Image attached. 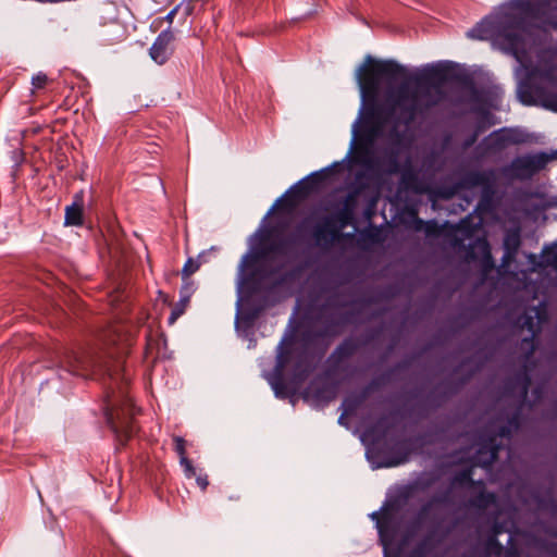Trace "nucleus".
I'll return each mask as SVG.
<instances>
[{
  "mask_svg": "<svg viewBox=\"0 0 557 557\" xmlns=\"http://www.w3.org/2000/svg\"><path fill=\"white\" fill-rule=\"evenodd\" d=\"M199 267H200V262L199 261H197V260H195L193 258H189L185 262V264H184V267L182 269V276H183V278L184 280H188L189 276L191 274H194L199 269Z\"/></svg>",
  "mask_w": 557,
  "mask_h": 557,
  "instance_id": "obj_15",
  "label": "nucleus"
},
{
  "mask_svg": "<svg viewBox=\"0 0 557 557\" xmlns=\"http://www.w3.org/2000/svg\"><path fill=\"white\" fill-rule=\"evenodd\" d=\"M181 466L184 468L185 474L187 478H191L196 474L195 468L191 461L187 457H183L180 459Z\"/></svg>",
  "mask_w": 557,
  "mask_h": 557,
  "instance_id": "obj_18",
  "label": "nucleus"
},
{
  "mask_svg": "<svg viewBox=\"0 0 557 557\" xmlns=\"http://www.w3.org/2000/svg\"><path fill=\"white\" fill-rule=\"evenodd\" d=\"M531 77L539 81L546 88L557 89V64L555 62H541L531 72Z\"/></svg>",
  "mask_w": 557,
  "mask_h": 557,
  "instance_id": "obj_7",
  "label": "nucleus"
},
{
  "mask_svg": "<svg viewBox=\"0 0 557 557\" xmlns=\"http://www.w3.org/2000/svg\"><path fill=\"white\" fill-rule=\"evenodd\" d=\"M173 442L175 445V451L178 454L180 459L186 457V442L181 436H174Z\"/></svg>",
  "mask_w": 557,
  "mask_h": 557,
  "instance_id": "obj_17",
  "label": "nucleus"
},
{
  "mask_svg": "<svg viewBox=\"0 0 557 557\" xmlns=\"http://www.w3.org/2000/svg\"><path fill=\"white\" fill-rule=\"evenodd\" d=\"M497 451H498V448L494 445H491L487 448L485 446L481 447L478 450L479 456L473 461L472 466H474V467L479 466V467L487 469L495 461V459L497 457Z\"/></svg>",
  "mask_w": 557,
  "mask_h": 557,
  "instance_id": "obj_11",
  "label": "nucleus"
},
{
  "mask_svg": "<svg viewBox=\"0 0 557 557\" xmlns=\"http://www.w3.org/2000/svg\"><path fill=\"white\" fill-rule=\"evenodd\" d=\"M463 223L465 222H462L459 226H453V225H448V224L440 225L434 221H429V222L424 223L423 231L426 234V236H429V237L442 236L446 232H448V228H449V232H454L455 234H457L458 232H460L463 228Z\"/></svg>",
  "mask_w": 557,
  "mask_h": 557,
  "instance_id": "obj_10",
  "label": "nucleus"
},
{
  "mask_svg": "<svg viewBox=\"0 0 557 557\" xmlns=\"http://www.w3.org/2000/svg\"><path fill=\"white\" fill-rule=\"evenodd\" d=\"M493 139L500 145L518 144L523 141L522 135L513 129H502L492 135Z\"/></svg>",
  "mask_w": 557,
  "mask_h": 557,
  "instance_id": "obj_13",
  "label": "nucleus"
},
{
  "mask_svg": "<svg viewBox=\"0 0 557 557\" xmlns=\"http://www.w3.org/2000/svg\"><path fill=\"white\" fill-rule=\"evenodd\" d=\"M181 312L173 311L170 317V323H174V321L177 319Z\"/></svg>",
  "mask_w": 557,
  "mask_h": 557,
  "instance_id": "obj_23",
  "label": "nucleus"
},
{
  "mask_svg": "<svg viewBox=\"0 0 557 557\" xmlns=\"http://www.w3.org/2000/svg\"><path fill=\"white\" fill-rule=\"evenodd\" d=\"M47 83H48V77L46 74L38 73V74L34 75L32 78L33 91L45 88Z\"/></svg>",
  "mask_w": 557,
  "mask_h": 557,
  "instance_id": "obj_16",
  "label": "nucleus"
},
{
  "mask_svg": "<svg viewBox=\"0 0 557 557\" xmlns=\"http://www.w3.org/2000/svg\"><path fill=\"white\" fill-rule=\"evenodd\" d=\"M453 71L450 62H435L424 65L417 77L414 87L403 84L389 100L392 109L399 111L406 124L412 123L418 116L426 114L431 109L443 103L446 98L444 83Z\"/></svg>",
  "mask_w": 557,
  "mask_h": 557,
  "instance_id": "obj_2",
  "label": "nucleus"
},
{
  "mask_svg": "<svg viewBox=\"0 0 557 557\" xmlns=\"http://www.w3.org/2000/svg\"><path fill=\"white\" fill-rule=\"evenodd\" d=\"M556 9L557 0H509L471 28L467 36L490 40L522 63L521 51L527 26L541 24L557 28V21L550 16Z\"/></svg>",
  "mask_w": 557,
  "mask_h": 557,
  "instance_id": "obj_1",
  "label": "nucleus"
},
{
  "mask_svg": "<svg viewBox=\"0 0 557 557\" xmlns=\"http://www.w3.org/2000/svg\"><path fill=\"white\" fill-rule=\"evenodd\" d=\"M230 499L231 500H238L239 499V495L230 496Z\"/></svg>",
  "mask_w": 557,
  "mask_h": 557,
  "instance_id": "obj_28",
  "label": "nucleus"
},
{
  "mask_svg": "<svg viewBox=\"0 0 557 557\" xmlns=\"http://www.w3.org/2000/svg\"><path fill=\"white\" fill-rule=\"evenodd\" d=\"M90 366V360L78 354H72L66 360L67 371L75 375L87 376Z\"/></svg>",
  "mask_w": 557,
  "mask_h": 557,
  "instance_id": "obj_9",
  "label": "nucleus"
},
{
  "mask_svg": "<svg viewBox=\"0 0 557 557\" xmlns=\"http://www.w3.org/2000/svg\"><path fill=\"white\" fill-rule=\"evenodd\" d=\"M197 481V484L200 486V488L202 491H205L209 484V481H208V478L205 475V476H197L196 479Z\"/></svg>",
  "mask_w": 557,
  "mask_h": 557,
  "instance_id": "obj_21",
  "label": "nucleus"
},
{
  "mask_svg": "<svg viewBox=\"0 0 557 557\" xmlns=\"http://www.w3.org/2000/svg\"><path fill=\"white\" fill-rule=\"evenodd\" d=\"M185 288H186L187 290H191V289H193V282H186V286H185Z\"/></svg>",
  "mask_w": 557,
  "mask_h": 557,
  "instance_id": "obj_26",
  "label": "nucleus"
},
{
  "mask_svg": "<svg viewBox=\"0 0 557 557\" xmlns=\"http://www.w3.org/2000/svg\"><path fill=\"white\" fill-rule=\"evenodd\" d=\"M478 250L482 256V262L485 268H493V259L491 255L490 244L485 238H478L473 246L472 251ZM471 257L474 258V252L471 253Z\"/></svg>",
  "mask_w": 557,
  "mask_h": 557,
  "instance_id": "obj_12",
  "label": "nucleus"
},
{
  "mask_svg": "<svg viewBox=\"0 0 557 557\" xmlns=\"http://www.w3.org/2000/svg\"><path fill=\"white\" fill-rule=\"evenodd\" d=\"M548 161L549 158L545 153L518 157L505 169V173L513 178H530L544 169Z\"/></svg>",
  "mask_w": 557,
  "mask_h": 557,
  "instance_id": "obj_5",
  "label": "nucleus"
},
{
  "mask_svg": "<svg viewBox=\"0 0 557 557\" xmlns=\"http://www.w3.org/2000/svg\"><path fill=\"white\" fill-rule=\"evenodd\" d=\"M523 327H527L528 331L531 332L532 336L535 335L537 330H536L535 324L533 322V317L532 315L527 317L525 321L523 322Z\"/></svg>",
  "mask_w": 557,
  "mask_h": 557,
  "instance_id": "obj_20",
  "label": "nucleus"
},
{
  "mask_svg": "<svg viewBox=\"0 0 557 557\" xmlns=\"http://www.w3.org/2000/svg\"><path fill=\"white\" fill-rule=\"evenodd\" d=\"M456 482L460 483V484H465V483H473L472 481V478H471V471H465L463 473H461L460 475H458L456 479H455Z\"/></svg>",
  "mask_w": 557,
  "mask_h": 557,
  "instance_id": "obj_19",
  "label": "nucleus"
},
{
  "mask_svg": "<svg viewBox=\"0 0 557 557\" xmlns=\"http://www.w3.org/2000/svg\"><path fill=\"white\" fill-rule=\"evenodd\" d=\"M382 541H383V546H384V556L385 557H389L387 544L385 543L384 540H382Z\"/></svg>",
  "mask_w": 557,
  "mask_h": 557,
  "instance_id": "obj_25",
  "label": "nucleus"
},
{
  "mask_svg": "<svg viewBox=\"0 0 557 557\" xmlns=\"http://www.w3.org/2000/svg\"><path fill=\"white\" fill-rule=\"evenodd\" d=\"M173 40L174 35L169 29H165L159 34L149 50V54L156 63L162 65L169 60L173 52Z\"/></svg>",
  "mask_w": 557,
  "mask_h": 557,
  "instance_id": "obj_6",
  "label": "nucleus"
},
{
  "mask_svg": "<svg viewBox=\"0 0 557 557\" xmlns=\"http://www.w3.org/2000/svg\"><path fill=\"white\" fill-rule=\"evenodd\" d=\"M357 83L363 102L374 106L383 83L408 79L407 69L393 60H379L367 55L356 72Z\"/></svg>",
  "mask_w": 557,
  "mask_h": 557,
  "instance_id": "obj_3",
  "label": "nucleus"
},
{
  "mask_svg": "<svg viewBox=\"0 0 557 557\" xmlns=\"http://www.w3.org/2000/svg\"><path fill=\"white\" fill-rule=\"evenodd\" d=\"M532 312L535 314V318L537 319L536 324H540L543 320L542 311L540 309H533Z\"/></svg>",
  "mask_w": 557,
  "mask_h": 557,
  "instance_id": "obj_22",
  "label": "nucleus"
},
{
  "mask_svg": "<svg viewBox=\"0 0 557 557\" xmlns=\"http://www.w3.org/2000/svg\"><path fill=\"white\" fill-rule=\"evenodd\" d=\"M133 416L134 408L129 400H125L123 405L117 408L112 406V408H108L107 410V421L121 443L127 441L135 432V426L132 421Z\"/></svg>",
  "mask_w": 557,
  "mask_h": 557,
  "instance_id": "obj_4",
  "label": "nucleus"
},
{
  "mask_svg": "<svg viewBox=\"0 0 557 557\" xmlns=\"http://www.w3.org/2000/svg\"><path fill=\"white\" fill-rule=\"evenodd\" d=\"M308 184H309L308 182L304 183V184L298 188V190H297V191L299 193V191H301L302 189H306V188H307V186H308Z\"/></svg>",
  "mask_w": 557,
  "mask_h": 557,
  "instance_id": "obj_27",
  "label": "nucleus"
},
{
  "mask_svg": "<svg viewBox=\"0 0 557 557\" xmlns=\"http://www.w3.org/2000/svg\"><path fill=\"white\" fill-rule=\"evenodd\" d=\"M494 503L495 502V495L494 494H487L486 495V503Z\"/></svg>",
  "mask_w": 557,
  "mask_h": 557,
  "instance_id": "obj_24",
  "label": "nucleus"
},
{
  "mask_svg": "<svg viewBox=\"0 0 557 557\" xmlns=\"http://www.w3.org/2000/svg\"><path fill=\"white\" fill-rule=\"evenodd\" d=\"M65 225L79 226L83 224V195L77 194L75 201L65 208Z\"/></svg>",
  "mask_w": 557,
  "mask_h": 557,
  "instance_id": "obj_8",
  "label": "nucleus"
},
{
  "mask_svg": "<svg viewBox=\"0 0 557 557\" xmlns=\"http://www.w3.org/2000/svg\"><path fill=\"white\" fill-rule=\"evenodd\" d=\"M506 256L512 257L520 246V233L518 230L509 231L504 239Z\"/></svg>",
  "mask_w": 557,
  "mask_h": 557,
  "instance_id": "obj_14",
  "label": "nucleus"
}]
</instances>
